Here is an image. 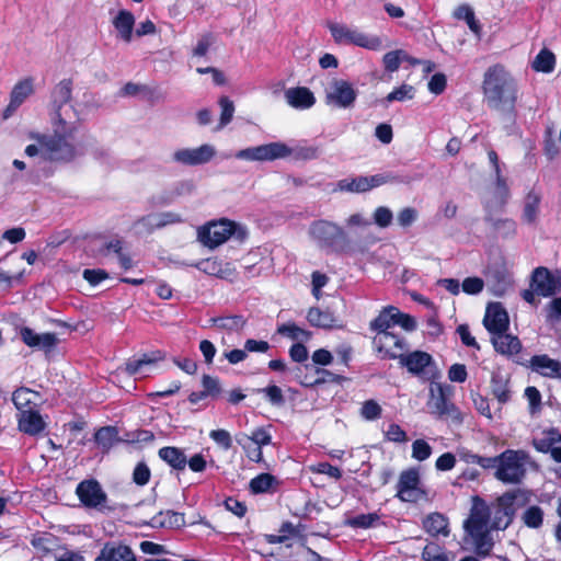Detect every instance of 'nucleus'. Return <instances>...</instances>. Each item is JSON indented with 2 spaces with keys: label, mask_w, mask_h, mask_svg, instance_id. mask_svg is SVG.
Instances as JSON below:
<instances>
[{
  "label": "nucleus",
  "mask_w": 561,
  "mask_h": 561,
  "mask_svg": "<svg viewBox=\"0 0 561 561\" xmlns=\"http://www.w3.org/2000/svg\"><path fill=\"white\" fill-rule=\"evenodd\" d=\"M482 90L490 108L514 113L518 100V87L515 78L501 64L486 69Z\"/></svg>",
  "instance_id": "obj_1"
},
{
  "label": "nucleus",
  "mask_w": 561,
  "mask_h": 561,
  "mask_svg": "<svg viewBox=\"0 0 561 561\" xmlns=\"http://www.w3.org/2000/svg\"><path fill=\"white\" fill-rule=\"evenodd\" d=\"M53 134H33L32 139H35L41 146V154L44 160L59 163H70L79 154L76 144L72 141L76 133L73 126L53 125Z\"/></svg>",
  "instance_id": "obj_2"
},
{
  "label": "nucleus",
  "mask_w": 561,
  "mask_h": 561,
  "mask_svg": "<svg viewBox=\"0 0 561 561\" xmlns=\"http://www.w3.org/2000/svg\"><path fill=\"white\" fill-rule=\"evenodd\" d=\"M309 234L322 250L343 253L350 248L347 233L339 225L319 219L313 221L309 228Z\"/></svg>",
  "instance_id": "obj_3"
},
{
  "label": "nucleus",
  "mask_w": 561,
  "mask_h": 561,
  "mask_svg": "<svg viewBox=\"0 0 561 561\" xmlns=\"http://www.w3.org/2000/svg\"><path fill=\"white\" fill-rule=\"evenodd\" d=\"M499 459L494 477L505 484H519L525 479L526 462L529 459L527 451L523 449H505L496 456Z\"/></svg>",
  "instance_id": "obj_4"
},
{
  "label": "nucleus",
  "mask_w": 561,
  "mask_h": 561,
  "mask_svg": "<svg viewBox=\"0 0 561 561\" xmlns=\"http://www.w3.org/2000/svg\"><path fill=\"white\" fill-rule=\"evenodd\" d=\"M519 494L520 490L507 491L495 500L490 510L492 529L504 530L513 523L516 513L515 501Z\"/></svg>",
  "instance_id": "obj_5"
},
{
  "label": "nucleus",
  "mask_w": 561,
  "mask_h": 561,
  "mask_svg": "<svg viewBox=\"0 0 561 561\" xmlns=\"http://www.w3.org/2000/svg\"><path fill=\"white\" fill-rule=\"evenodd\" d=\"M421 477L416 468L403 470L399 476L396 496L401 502L417 503L427 499V492L420 486Z\"/></svg>",
  "instance_id": "obj_6"
},
{
  "label": "nucleus",
  "mask_w": 561,
  "mask_h": 561,
  "mask_svg": "<svg viewBox=\"0 0 561 561\" xmlns=\"http://www.w3.org/2000/svg\"><path fill=\"white\" fill-rule=\"evenodd\" d=\"M329 30L332 37L337 44H353L358 47L378 50L382 46V42L378 36H368L356 30H351L345 25L330 24Z\"/></svg>",
  "instance_id": "obj_7"
},
{
  "label": "nucleus",
  "mask_w": 561,
  "mask_h": 561,
  "mask_svg": "<svg viewBox=\"0 0 561 561\" xmlns=\"http://www.w3.org/2000/svg\"><path fill=\"white\" fill-rule=\"evenodd\" d=\"M236 232H239L242 238L244 237V231L240 229L237 222L229 219H221L204 227L201 232V239L205 245L215 249L225 243Z\"/></svg>",
  "instance_id": "obj_8"
},
{
  "label": "nucleus",
  "mask_w": 561,
  "mask_h": 561,
  "mask_svg": "<svg viewBox=\"0 0 561 561\" xmlns=\"http://www.w3.org/2000/svg\"><path fill=\"white\" fill-rule=\"evenodd\" d=\"M291 149L283 142H270L240 150L237 157L250 161H273L290 156Z\"/></svg>",
  "instance_id": "obj_9"
},
{
  "label": "nucleus",
  "mask_w": 561,
  "mask_h": 561,
  "mask_svg": "<svg viewBox=\"0 0 561 561\" xmlns=\"http://www.w3.org/2000/svg\"><path fill=\"white\" fill-rule=\"evenodd\" d=\"M76 494L87 508L102 511L107 502V494L95 479H85L78 483Z\"/></svg>",
  "instance_id": "obj_10"
},
{
  "label": "nucleus",
  "mask_w": 561,
  "mask_h": 561,
  "mask_svg": "<svg viewBox=\"0 0 561 561\" xmlns=\"http://www.w3.org/2000/svg\"><path fill=\"white\" fill-rule=\"evenodd\" d=\"M72 79H62L50 92L51 124L66 126V119L61 115V108L72 99Z\"/></svg>",
  "instance_id": "obj_11"
},
{
  "label": "nucleus",
  "mask_w": 561,
  "mask_h": 561,
  "mask_svg": "<svg viewBox=\"0 0 561 561\" xmlns=\"http://www.w3.org/2000/svg\"><path fill=\"white\" fill-rule=\"evenodd\" d=\"M373 345L377 353L382 354V358L397 359L407 350V343L403 337L387 331L376 334L373 339Z\"/></svg>",
  "instance_id": "obj_12"
},
{
  "label": "nucleus",
  "mask_w": 561,
  "mask_h": 561,
  "mask_svg": "<svg viewBox=\"0 0 561 561\" xmlns=\"http://www.w3.org/2000/svg\"><path fill=\"white\" fill-rule=\"evenodd\" d=\"M357 99V91L351 82L343 79L332 81V90L327 93L325 101L329 105L340 108H350Z\"/></svg>",
  "instance_id": "obj_13"
},
{
  "label": "nucleus",
  "mask_w": 561,
  "mask_h": 561,
  "mask_svg": "<svg viewBox=\"0 0 561 561\" xmlns=\"http://www.w3.org/2000/svg\"><path fill=\"white\" fill-rule=\"evenodd\" d=\"M21 341L31 348L43 351L45 354L53 352L58 345V337L54 332L36 333L30 327H22L19 331Z\"/></svg>",
  "instance_id": "obj_14"
},
{
  "label": "nucleus",
  "mask_w": 561,
  "mask_h": 561,
  "mask_svg": "<svg viewBox=\"0 0 561 561\" xmlns=\"http://www.w3.org/2000/svg\"><path fill=\"white\" fill-rule=\"evenodd\" d=\"M483 325L492 336L507 332L510 327L508 314L500 302L488 307Z\"/></svg>",
  "instance_id": "obj_15"
},
{
  "label": "nucleus",
  "mask_w": 561,
  "mask_h": 561,
  "mask_svg": "<svg viewBox=\"0 0 561 561\" xmlns=\"http://www.w3.org/2000/svg\"><path fill=\"white\" fill-rule=\"evenodd\" d=\"M398 359L400 365L405 367L410 374L419 377L425 376L427 367L434 364L432 355L424 351L402 353Z\"/></svg>",
  "instance_id": "obj_16"
},
{
  "label": "nucleus",
  "mask_w": 561,
  "mask_h": 561,
  "mask_svg": "<svg viewBox=\"0 0 561 561\" xmlns=\"http://www.w3.org/2000/svg\"><path fill=\"white\" fill-rule=\"evenodd\" d=\"M215 156L209 145H202L194 149H179L173 153V160L184 165H198L207 163Z\"/></svg>",
  "instance_id": "obj_17"
},
{
  "label": "nucleus",
  "mask_w": 561,
  "mask_h": 561,
  "mask_svg": "<svg viewBox=\"0 0 561 561\" xmlns=\"http://www.w3.org/2000/svg\"><path fill=\"white\" fill-rule=\"evenodd\" d=\"M34 93V79L32 77L24 78L16 82L10 93V102L4 108L3 117H10L22 103Z\"/></svg>",
  "instance_id": "obj_18"
},
{
  "label": "nucleus",
  "mask_w": 561,
  "mask_h": 561,
  "mask_svg": "<svg viewBox=\"0 0 561 561\" xmlns=\"http://www.w3.org/2000/svg\"><path fill=\"white\" fill-rule=\"evenodd\" d=\"M94 561H137L131 548L122 541H108Z\"/></svg>",
  "instance_id": "obj_19"
},
{
  "label": "nucleus",
  "mask_w": 561,
  "mask_h": 561,
  "mask_svg": "<svg viewBox=\"0 0 561 561\" xmlns=\"http://www.w3.org/2000/svg\"><path fill=\"white\" fill-rule=\"evenodd\" d=\"M18 428L30 436H37L46 428V422L36 409H27L16 414Z\"/></svg>",
  "instance_id": "obj_20"
},
{
  "label": "nucleus",
  "mask_w": 561,
  "mask_h": 561,
  "mask_svg": "<svg viewBox=\"0 0 561 561\" xmlns=\"http://www.w3.org/2000/svg\"><path fill=\"white\" fill-rule=\"evenodd\" d=\"M306 318L311 327L318 329L331 330L340 327L337 316L330 307H310Z\"/></svg>",
  "instance_id": "obj_21"
},
{
  "label": "nucleus",
  "mask_w": 561,
  "mask_h": 561,
  "mask_svg": "<svg viewBox=\"0 0 561 561\" xmlns=\"http://www.w3.org/2000/svg\"><path fill=\"white\" fill-rule=\"evenodd\" d=\"M529 365L542 377L561 379V362L550 358L547 354L531 356Z\"/></svg>",
  "instance_id": "obj_22"
},
{
  "label": "nucleus",
  "mask_w": 561,
  "mask_h": 561,
  "mask_svg": "<svg viewBox=\"0 0 561 561\" xmlns=\"http://www.w3.org/2000/svg\"><path fill=\"white\" fill-rule=\"evenodd\" d=\"M280 549L284 561H322V557L304 542L288 543Z\"/></svg>",
  "instance_id": "obj_23"
},
{
  "label": "nucleus",
  "mask_w": 561,
  "mask_h": 561,
  "mask_svg": "<svg viewBox=\"0 0 561 561\" xmlns=\"http://www.w3.org/2000/svg\"><path fill=\"white\" fill-rule=\"evenodd\" d=\"M530 286L539 296L550 297L554 295V289L552 287L553 274L547 267H536L531 275Z\"/></svg>",
  "instance_id": "obj_24"
},
{
  "label": "nucleus",
  "mask_w": 561,
  "mask_h": 561,
  "mask_svg": "<svg viewBox=\"0 0 561 561\" xmlns=\"http://www.w3.org/2000/svg\"><path fill=\"white\" fill-rule=\"evenodd\" d=\"M287 103L299 110L310 108L316 103L314 94L306 87L289 88L285 91Z\"/></svg>",
  "instance_id": "obj_25"
},
{
  "label": "nucleus",
  "mask_w": 561,
  "mask_h": 561,
  "mask_svg": "<svg viewBox=\"0 0 561 561\" xmlns=\"http://www.w3.org/2000/svg\"><path fill=\"white\" fill-rule=\"evenodd\" d=\"M100 252L104 255H108L111 252H113L117 256L119 266L124 271H128L135 265L131 255L124 248V241L119 238H114L105 242Z\"/></svg>",
  "instance_id": "obj_26"
},
{
  "label": "nucleus",
  "mask_w": 561,
  "mask_h": 561,
  "mask_svg": "<svg viewBox=\"0 0 561 561\" xmlns=\"http://www.w3.org/2000/svg\"><path fill=\"white\" fill-rule=\"evenodd\" d=\"M485 222L490 224L492 229L503 239L513 238L517 233V225L516 221L512 218H502L495 219L493 217V213L491 206L488 204L485 206Z\"/></svg>",
  "instance_id": "obj_27"
},
{
  "label": "nucleus",
  "mask_w": 561,
  "mask_h": 561,
  "mask_svg": "<svg viewBox=\"0 0 561 561\" xmlns=\"http://www.w3.org/2000/svg\"><path fill=\"white\" fill-rule=\"evenodd\" d=\"M435 409L439 416L450 419L455 424H461L463 421L460 410L448 399L444 388L438 387V396L435 400Z\"/></svg>",
  "instance_id": "obj_28"
},
{
  "label": "nucleus",
  "mask_w": 561,
  "mask_h": 561,
  "mask_svg": "<svg viewBox=\"0 0 561 561\" xmlns=\"http://www.w3.org/2000/svg\"><path fill=\"white\" fill-rule=\"evenodd\" d=\"M491 342L497 353L507 357L517 355L523 347L520 340L516 335L506 332L492 336Z\"/></svg>",
  "instance_id": "obj_29"
},
{
  "label": "nucleus",
  "mask_w": 561,
  "mask_h": 561,
  "mask_svg": "<svg viewBox=\"0 0 561 561\" xmlns=\"http://www.w3.org/2000/svg\"><path fill=\"white\" fill-rule=\"evenodd\" d=\"M282 482L272 473L263 472L250 480L249 491L251 494L274 493Z\"/></svg>",
  "instance_id": "obj_30"
},
{
  "label": "nucleus",
  "mask_w": 561,
  "mask_h": 561,
  "mask_svg": "<svg viewBox=\"0 0 561 561\" xmlns=\"http://www.w3.org/2000/svg\"><path fill=\"white\" fill-rule=\"evenodd\" d=\"M448 526V518L444 514L438 512L430 513L423 519V528L432 537H447L449 535Z\"/></svg>",
  "instance_id": "obj_31"
},
{
  "label": "nucleus",
  "mask_w": 561,
  "mask_h": 561,
  "mask_svg": "<svg viewBox=\"0 0 561 561\" xmlns=\"http://www.w3.org/2000/svg\"><path fill=\"white\" fill-rule=\"evenodd\" d=\"M209 327H216L226 332H239L247 324V319L242 314H228L213 317L208 320Z\"/></svg>",
  "instance_id": "obj_32"
},
{
  "label": "nucleus",
  "mask_w": 561,
  "mask_h": 561,
  "mask_svg": "<svg viewBox=\"0 0 561 561\" xmlns=\"http://www.w3.org/2000/svg\"><path fill=\"white\" fill-rule=\"evenodd\" d=\"M490 510L483 507L481 510L474 508L470 517L465 523V529L468 535L489 530Z\"/></svg>",
  "instance_id": "obj_33"
},
{
  "label": "nucleus",
  "mask_w": 561,
  "mask_h": 561,
  "mask_svg": "<svg viewBox=\"0 0 561 561\" xmlns=\"http://www.w3.org/2000/svg\"><path fill=\"white\" fill-rule=\"evenodd\" d=\"M113 25L124 42L129 43L131 41L135 16L130 11H118L117 15L113 20Z\"/></svg>",
  "instance_id": "obj_34"
},
{
  "label": "nucleus",
  "mask_w": 561,
  "mask_h": 561,
  "mask_svg": "<svg viewBox=\"0 0 561 561\" xmlns=\"http://www.w3.org/2000/svg\"><path fill=\"white\" fill-rule=\"evenodd\" d=\"M121 92L123 95H126V96H135L140 93L151 104L164 99L163 94L161 92H159L157 88H151L146 84L134 83V82H127L122 88Z\"/></svg>",
  "instance_id": "obj_35"
},
{
  "label": "nucleus",
  "mask_w": 561,
  "mask_h": 561,
  "mask_svg": "<svg viewBox=\"0 0 561 561\" xmlns=\"http://www.w3.org/2000/svg\"><path fill=\"white\" fill-rule=\"evenodd\" d=\"M541 196L534 190H530L525 196V203L522 213V220L527 225H535L539 215Z\"/></svg>",
  "instance_id": "obj_36"
},
{
  "label": "nucleus",
  "mask_w": 561,
  "mask_h": 561,
  "mask_svg": "<svg viewBox=\"0 0 561 561\" xmlns=\"http://www.w3.org/2000/svg\"><path fill=\"white\" fill-rule=\"evenodd\" d=\"M394 311H397V307L394 306H386L383 307L379 314L373 319L369 323L370 331L376 334L387 332L389 329L396 325L394 320Z\"/></svg>",
  "instance_id": "obj_37"
},
{
  "label": "nucleus",
  "mask_w": 561,
  "mask_h": 561,
  "mask_svg": "<svg viewBox=\"0 0 561 561\" xmlns=\"http://www.w3.org/2000/svg\"><path fill=\"white\" fill-rule=\"evenodd\" d=\"M158 455L160 459L167 462L174 470H184L186 467L187 459L181 448L165 446L159 449Z\"/></svg>",
  "instance_id": "obj_38"
},
{
  "label": "nucleus",
  "mask_w": 561,
  "mask_h": 561,
  "mask_svg": "<svg viewBox=\"0 0 561 561\" xmlns=\"http://www.w3.org/2000/svg\"><path fill=\"white\" fill-rule=\"evenodd\" d=\"M491 392L500 404L507 403L511 400L510 379L499 373L492 374Z\"/></svg>",
  "instance_id": "obj_39"
},
{
  "label": "nucleus",
  "mask_w": 561,
  "mask_h": 561,
  "mask_svg": "<svg viewBox=\"0 0 561 561\" xmlns=\"http://www.w3.org/2000/svg\"><path fill=\"white\" fill-rule=\"evenodd\" d=\"M93 437L103 453H108L119 442L117 427L111 425L98 428Z\"/></svg>",
  "instance_id": "obj_40"
},
{
  "label": "nucleus",
  "mask_w": 561,
  "mask_h": 561,
  "mask_svg": "<svg viewBox=\"0 0 561 561\" xmlns=\"http://www.w3.org/2000/svg\"><path fill=\"white\" fill-rule=\"evenodd\" d=\"M153 522L160 527L173 529H178L186 525L184 513L176 512L173 510L159 512L153 517Z\"/></svg>",
  "instance_id": "obj_41"
},
{
  "label": "nucleus",
  "mask_w": 561,
  "mask_h": 561,
  "mask_svg": "<svg viewBox=\"0 0 561 561\" xmlns=\"http://www.w3.org/2000/svg\"><path fill=\"white\" fill-rule=\"evenodd\" d=\"M277 333L289 337L294 341L307 342L311 339L312 333L306 329L300 328L295 322H286L277 327Z\"/></svg>",
  "instance_id": "obj_42"
},
{
  "label": "nucleus",
  "mask_w": 561,
  "mask_h": 561,
  "mask_svg": "<svg viewBox=\"0 0 561 561\" xmlns=\"http://www.w3.org/2000/svg\"><path fill=\"white\" fill-rule=\"evenodd\" d=\"M35 391L28 388H19L12 394V401L19 413H23L27 409H34L36 405L32 400V396H36Z\"/></svg>",
  "instance_id": "obj_43"
},
{
  "label": "nucleus",
  "mask_w": 561,
  "mask_h": 561,
  "mask_svg": "<svg viewBox=\"0 0 561 561\" xmlns=\"http://www.w3.org/2000/svg\"><path fill=\"white\" fill-rule=\"evenodd\" d=\"M454 16L458 20H463L468 27L477 35L481 32V25L476 19L473 9L469 4H460L456 8Z\"/></svg>",
  "instance_id": "obj_44"
},
{
  "label": "nucleus",
  "mask_w": 561,
  "mask_h": 561,
  "mask_svg": "<svg viewBox=\"0 0 561 561\" xmlns=\"http://www.w3.org/2000/svg\"><path fill=\"white\" fill-rule=\"evenodd\" d=\"M367 176L359 175L346 178L337 182V188L342 192L366 193L368 192Z\"/></svg>",
  "instance_id": "obj_45"
},
{
  "label": "nucleus",
  "mask_w": 561,
  "mask_h": 561,
  "mask_svg": "<svg viewBox=\"0 0 561 561\" xmlns=\"http://www.w3.org/2000/svg\"><path fill=\"white\" fill-rule=\"evenodd\" d=\"M254 393H262L264 398L276 408H280L285 404L286 400L283 394V390L275 383L268 385L264 388L253 389Z\"/></svg>",
  "instance_id": "obj_46"
},
{
  "label": "nucleus",
  "mask_w": 561,
  "mask_h": 561,
  "mask_svg": "<svg viewBox=\"0 0 561 561\" xmlns=\"http://www.w3.org/2000/svg\"><path fill=\"white\" fill-rule=\"evenodd\" d=\"M474 543L476 552L480 557H488L493 549V540L490 536V531H481L469 535Z\"/></svg>",
  "instance_id": "obj_47"
},
{
  "label": "nucleus",
  "mask_w": 561,
  "mask_h": 561,
  "mask_svg": "<svg viewBox=\"0 0 561 561\" xmlns=\"http://www.w3.org/2000/svg\"><path fill=\"white\" fill-rule=\"evenodd\" d=\"M556 56L552 51L547 48L541 49L536 56L533 68L536 71L549 73L554 69Z\"/></svg>",
  "instance_id": "obj_48"
},
{
  "label": "nucleus",
  "mask_w": 561,
  "mask_h": 561,
  "mask_svg": "<svg viewBox=\"0 0 561 561\" xmlns=\"http://www.w3.org/2000/svg\"><path fill=\"white\" fill-rule=\"evenodd\" d=\"M524 525L528 528L538 529L543 524V511L538 505H531L522 515Z\"/></svg>",
  "instance_id": "obj_49"
},
{
  "label": "nucleus",
  "mask_w": 561,
  "mask_h": 561,
  "mask_svg": "<svg viewBox=\"0 0 561 561\" xmlns=\"http://www.w3.org/2000/svg\"><path fill=\"white\" fill-rule=\"evenodd\" d=\"M380 519V515L377 512L368 514H359L346 519V525L352 528L367 529L374 527Z\"/></svg>",
  "instance_id": "obj_50"
},
{
  "label": "nucleus",
  "mask_w": 561,
  "mask_h": 561,
  "mask_svg": "<svg viewBox=\"0 0 561 561\" xmlns=\"http://www.w3.org/2000/svg\"><path fill=\"white\" fill-rule=\"evenodd\" d=\"M316 373L318 375H322V377H318L313 380H310V379H308V377H306L304 380L300 381V385L306 388H310V387H314L317 385L324 383L328 380L332 381V382L341 383L345 379L343 376L331 373L330 370H327L324 368H316Z\"/></svg>",
  "instance_id": "obj_51"
},
{
  "label": "nucleus",
  "mask_w": 561,
  "mask_h": 561,
  "mask_svg": "<svg viewBox=\"0 0 561 561\" xmlns=\"http://www.w3.org/2000/svg\"><path fill=\"white\" fill-rule=\"evenodd\" d=\"M367 182H368L367 183L368 191H370L375 187H379L381 185L389 184V183L390 184L403 183L404 180L400 175L389 172V173H378V174L367 176Z\"/></svg>",
  "instance_id": "obj_52"
},
{
  "label": "nucleus",
  "mask_w": 561,
  "mask_h": 561,
  "mask_svg": "<svg viewBox=\"0 0 561 561\" xmlns=\"http://www.w3.org/2000/svg\"><path fill=\"white\" fill-rule=\"evenodd\" d=\"M494 175L497 195V208L499 210H503L511 195L510 187L507 185L506 179L502 175V172L496 173Z\"/></svg>",
  "instance_id": "obj_53"
},
{
  "label": "nucleus",
  "mask_w": 561,
  "mask_h": 561,
  "mask_svg": "<svg viewBox=\"0 0 561 561\" xmlns=\"http://www.w3.org/2000/svg\"><path fill=\"white\" fill-rule=\"evenodd\" d=\"M308 470L316 474H325L334 480H340L342 478V470L328 461L310 465Z\"/></svg>",
  "instance_id": "obj_54"
},
{
  "label": "nucleus",
  "mask_w": 561,
  "mask_h": 561,
  "mask_svg": "<svg viewBox=\"0 0 561 561\" xmlns=\"http://www.w3.org/2000/svg\"><path fill=\"white\" fill-rule=\"evenodd\" d=\"M424 561H450L445 549L436 543H428L422 550Z\"/></svg>",
  "instance_id": "obj_55"
},
{
  "label": "nucleus",
  "mask_w": 561,
  "mask_h": 561,
  "mask_svg": "<svg viewBox=\"0 0 561 561\" xmlns=\"http://www.w3.org/2000/svg\"><path fill=\"white\" fill-rule=\"evenodd\" d=\"M381 414L382 409L376 400L369 399L363 402L360 408V415L363 419L367 421H374L379 419Z\"/></svg>",
  "instance_id": "obj_56"
},
{
  "label": "nucleus",
  "mask_w": 561,
  "mask_h": 561,
  "mask_svg": "<svg viewBox=\"0 0 561 561\" xmlns=\"http://www.w3.org/2000/svg\"><path fill=\"white\" fill-rule=\"evenodd\" d=\"M414 96V88L410 84H401L400 87L393 89L387 96V102H393V101H405L411 100Z\"/></svg>",
  "instance_id": "obj_57"
},
{
  "label": "nucleus",
  "mask_w": 561,
  "mask_h": 561,
  "mask_svg": "<svg viewBox=\"0 0 561 561\" xmlns=\"http://www.w3.org/2000/svg\"><path fill=\"white\" fill-rule=\"evenodd\" d=\"M209 437L225 451L233 446L231 435L227 430H213L209 433Z\"/></svg>",
  "instance_id": "obj_58"
},
{
  "label": "nucleus",
  "mask_w": 561,
  "mask_h": 561,
  "mask_svg": "<svg viewBox=\"0 0 561 561\" xmlns=\"http://www.w3.org/2000/svg\"><path fill=\"white\" fill-rule=\"evenodd\" d=\"M218 103L221 107L219 127H224L231 122L234 113V105L233 102L226 95H222Z\"/></svg>",
  "instance_id": "obj_59"
},
{
  "label": "nucleus",
  "mask_w": 561,
  "mask_h": 561,
  "mask_svg": "<svg viewBox=\"0 0 561 561\" xmlns=\"http://www.w3.org/2000/svg\"><path fill=\"white\" fill-rule=\"evenodd\" d=\"M432 455L431 445L424 439H415L412 443V457L417 461H424Z\"/></svg>",
  "instance_id": "obj_60"
},
{
  "label": "nucleus",
  "mask_w": 561,
  "mask_h": 561,
  "mask_svg": "<svg viewBox=\"0 0 561 561\" xmlns=\"http://www.w3.org/2000/svg\"><path fill=\"white\" fill-rule=\"evenodd\" d=\"M151 478V471L148 465L145 461H139L133 471V481L139 485L144 486L149 483Z\"/></svg>",
  "instance_id": "obj_61"
},
{
  "label": "nucleus",
  "mask_w": 561,
  "mask_h": 561,
  "mask_svg": "<svg viewBox=\"0 0 561 561\" xmlns=\"http://www.w3.org/2000/svg\"><path fill=\"white\" fill-rule=\"evenodd\" d=\"M154 362L156 358H151L147 354H144L140 358H130L126 363V371L129 375L140 374L144 366L152 365Z\"/></svg>",
  "instance_id": "obj_62"
},
{
  "label": "nucleus",
  "mask_w": 561,
  "mask_h": 561,
  "mask_svg": "<svg viewBox=\"0 0 561 561\" xmlns=\"http://www.w3.org/2000/svg\"><path fill=\"white\" fill-rule=\"evenodd\" d=\"M222 260L218 257H208L199 262L196 266L199 271L204 272L207 275L216 276L220 271Z\"/></svg>",
  "instance_id": "obj_63"
},
{
  "label": "nucleus",
  "mask_w": 561,
  "mask_h": 561,
  "mask_svg": "<svg viewBox=\"0 0 561 561\" xmlns=\"http://www.w3.org/2000/svg\"><path fill=\"white\" fill-rule=\"evenodd\" d=\"M386 439L393 443H405L408 436L405 431L397 423H391L385 432Z\"/></svg>",
  "instance_id": "obj_64"
}]
</instances>
